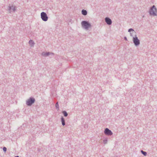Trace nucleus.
<instances>
[{
  "label": "nucleus",
  "instance_id": "1",
  "mask_svg": "<svg viewBox=\"0 0 157 157\" xmlns=\"http://www.w3.org/2000/svg\"><path fill=\"white\" fill-rule=\"evenodd\" d=\"M157 11L156 8L154 6L151 9L150 11V13L151 15L153 16L156 15Z\"/></svg>",
  "mask_w": 157,
  "mask_h": 157
},
{
  "label": "nucleus",
  "instance_id": "2",
  "mask_svg": "<svg viewBox=\"0 0 157 157\" xmlns=\"http://www.w3.org/2000/svg\"><path fill=\"white\" fill-rule=\"evenodd\" d=\"M82 26L86 29H87L91 26V25L90 24L86 21H82Z\"/></svg>",
  "mask_w": 157,
  "mask_h": 157
},
{
  "label": "nucleus",
  "instance_id": "3",
  "mask_svg": "<svg viewBox=\"0 0 157 157\" xmlns=\"http://www.w3.org/2000/svg\"><path fill=\"white\" fill-rule=\"evenodd\" d=\"M41 17L42 20L44 21H46L48 20L47 15L44 12H42L41 13Z\"/></svg>",
  "mask_w": 157,
  "mask_h": 157
},
{
  "label": "nucleus",
  "instance_id": "4",
  "mask_svg": "<svg viewBox=\"0 0 157 157\" xmlns=\"http://www.w3.org/2000/svg\"><path fill=\"white\" fill-rule=\"evenodd\" d=\"M34 99L33 98H30L26 102V104L28 105H30L34 102Z\"/></svg>",
  "mask_w": 157,
  "mask_h": 157
},
{
  "label": "nucleus",
  "instance_id": "5",
  "mask_svg": "<svg viewBox=\"0 0 157 157\" xmlns=\"http://www.w3.org/2000/svg\"><path fill=\"white\" fill-rule=\"evenodd\" d=\"M133 42L135 45H137L139 44L140 42L137 37H133Z\"/></svg>",
  "mask_w": 157,
  "mask_h": 157
},
{
  "label": "nucleus",
  "instance_id": "6",
  "mask_svg": "<svg viewBox=\"0 0 157 157\" xmlns=\"http://www.w3.org/2000/svg\"><path fill=\"white\" fill-rule=\"evenodd\" d=\"M104 132L105 134L108 135H111L112 134V133L111 131L107 128L105 129Z\"/></svg>",
  "mask_w": 157,
  "mask_h": 157
},
{
  "label": "nucleus",
  "instance_id": "7",
  "mask_svg": "<svg viewBox=\"0 0 157 157\" xmlns=\"http://www.w3.org/2000/svg\"><path fill=\"white\" fill-rule=\"evenodd\" d=\"M105 22L108 25H110L111 24L112 21L109 18L106 17L105 18Z\"/></svg>",
  "mask_w": 157,
  "mask_h": 157
},
{
  "label": "nucleus",
  "instance_id": "8",
  "mask_svg": "<svg viewBox=\"0 0 157 157\" xmlns=\"http://www.w3.org/2000/svg\"><path fill=\"white\" fill-rule=\"evenodd\" d=\"M9 10L11 12L14 11L15 10V7L13 6H12V7H9Z\"/></svg>",
  "mask_w": 157,
  "mask_h": 157
},
{
  "label": "nucleus",
  "instance_id": "9",
  "mask_svg": "<svg viewBox=\"0 0 157 157\" xmlns=\"http://www.w3.org/2000/svg\"><path fill=\"white\" fill-rule=\"evenodd\" d=\"M87 12L86 10H82V13L83 15H85L87 14Z\"/></svg>",
  "mask_w": 157,
  "mask_h": 157
},
{
  "label": "nucleus",
  "instance_id": "10",
  "mask_svg": "<svg viewBox=\"0 0 157 157\" xmlns=\"http://www.w3.org/2000/svg\"><path fill=\"white\" fill-rule=\"evenodd\" d=\"M131 31L132 32V33H133V34H135V32L134 30L133 29H130L128 30V32H130Z\"/></svg>",
  "mask_w": 157,
  "mask_h": 157
},
{
  "label": "nucleus",
  "instance_id": "11",
  "mask_svg": "<svg viewBox=\"0 0 157 157\" xmlns=\"http://www.w3.org/2000/svg\"><path fill=\"white\" fill-rule=\"evenodd\" d=\"M29 44L31 46H32L34 44V43L32 40H31L29 41Z\"/></svg>",
  "mask_w": 157,
  "mask_h": 157
},
{
  "label": "nucleus",
  "instance_id": "12",
  "mask_svg": "<svg viewBox=\"0 0 157 157\" xmlns=\"http://www.w3.org/2000/svg\"><path fill=\"white\" fill-rule=\"evenodd\" d=\"M63 115H64V116L67 117V113L66 111H63Z\"/></svg>",
  "mask_w": 157,
  "mask_h": 157
},
{
  "label": "nucleus",
  "instance_id": "13",
  "mask_svg": "<svg viewBox=\"0 0 157 157\" xmlns=\"http://www.w3.org/2000/svg\"><path fill=\"white\" fill-rule=\"evenodd\" d=\"M61 120H62V124L63 125H64L65 124V123L64 119H63V118L62 117Z\"/></svg>",
  "mask_w": 157,
  "mask_h": 157
},
{
  "label": "nucleus",
  "instance_id": "14",
  "mask_svg": "<svg viewBox=\"0 0 157 157\" xmlns=\"http://www.w3.org/2000/svg\"><path fill=\"white\" fill-rule=\"evenodd\" d=\"M42 55L44 56H48L49 55V53H47L46 54H45V53H42Z\"/></svg>",
  "mask_w": 157,
  "mask_h": 157
},
{
  "label": "nucleus",
  "instance_id": "15",
  "mask_svg": "<svg viewBox=\"0 0 157 157\" xmlns=\"http://www.w3.org/2000/svg\"><path fill=\"white\" fill-rule=\"evenodd\" d=\"M141 152L144 155H146L147 153L146 152L144 151H141Z\"/></svg>",
  "mask_w": 157,
  "mask_h": 157
},
{
  "label": "nucleus",
  "instance_id": "16",
  "mask_svg": "<svg viewBox=\"0 0 157 157\" xmlns=\"http://www.w3.org/2000/svg\"><path fill=\"white\" fill-rule=\"evenodd\" d=\"M3 151L5 152H6V148L5 147H3Z\"/></svg>",
  "mask_w": 157,
  "mask_h": 157
},
{
  "label": "nucleus",
  "instance_id": "17",
  "mask_svg": "<svg viewBox=\"0 0 157 157\" xmlns=\"http://www.w3.org/2000/svg\"><path fill=\"white\" fill-rule=\"evenodd\" d=\"M58 106H59V105H58V102H57L56 103V106L57 109L58 108Z\"/></svg>",
  "mask_w": 157,
  "mask_h": 157
},
{
  "label": "nucleus",
  "instance_id": "18",
  "mask_svg": "<svg viewBox=\"0 0 157 157\" xmlns=\"http://www.w3.org/2000/svg\"><path fill=\"white\" fill-rule=\"evenodd\" d=\"M124 39H125V40H127V38H126V37H125L124 38Z\"/></svg>",
  "mask_w": 157,
  "mask_h": 157
}]
</instances>
